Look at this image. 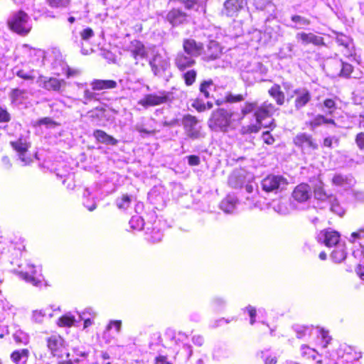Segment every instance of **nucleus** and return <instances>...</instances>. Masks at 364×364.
<instances>
[{
  "instance_id": "38",
  "label": "nucleus",
  "mask_w": 364,
  "mask_h": 364,
  "mask_svg": "<svg viewBox=\"0 0 364 364\" xmlns=\"http://www.w3.org/2000/svg\"><path fill=\"white\" fill-rule=\"evenodd\" d=\"M247 96V93H245V95L242 94H238V95H233L231 92H228L225 97V102L228 103H235L243 101Z\"/></svg>"
},
{
  "instance_id": "30",
  "label": "nucleus",
  "mask_w": 364,
  "mask_h": 364,
  "mask_svg": "<svg viewBox=\"0 0 364 364\" xmlns=\"http://www.w3.org/2000/svg\"><path fill=\"white\" fill-rule=\"evenodd\" d=\"M294 55V46L291 43H287L279 49L278 56L279 58H291Z\"/></svg>"
},
{
  "instance_id": "46",
  "label": "nucleus",
  "mask_w": 364,
  "mask_h": 364,
  "mask_svg": "<svg viewBox=\"0 0 364 364\" xmlns=\"http://www.w3.org/2000/svg\"><path fill=\"white\" fill-rule=\"evenodd\" d=\"M347 181L348 178L341 174H336L332 179L333 183L336 186H343Z\"/></svg>"
},
{
  "instance_id": "64",
  "label": "nucleus",
  "mask_w": 364,
  "mask_h": 364,
  "mask_svg": "<svg viewBox=\"0 0 364 364\" xmlns=\"http://www.w3.org/2000/svg\"><path fill=\"white\" fill-rule=\"evenodd\" d=\"M193 107H195L198 112H203L206 109L205 104L201 103L198 101L195 102L193 104Z\"/></svg>"
},
{
  "instance_id": "22",
  "label": "nucleus",
  "mask_w": 364,
  "mask_h": 364,
  "mask_svg": "<svg viewBox=\"0 0 364 364\" xmlns=\"http://www.w3.org/2000/svg\"><path fill=\"white\" fill-rule=\"evenodd\" d=\"M245 182V177L242 169L233 171L228 178L229 186L234 188L242 187Z\"/></svg>"
},
{
  "instance_id": "25",
  "label": "nucleus",
  "mask_w": 364,
  "mask_h": 364,
  "mask_svg": "<svg viewBox=\"0 0 364 364\" xmlns=\"http://www.w3.org/2000/svg\"><path fill=\"white\" fill-rule=\"evenodd\" d=\"M92 90H102L115 88L117 83L112 80H94L90 83Z\"/></svg>"
},
{
  "instance_id": "63",
  "label": "nucleus",
  "mask_w": 364,
  "mask_h": 364,
  "mask_svg": "<svg viewBox=\"0 0 364 364\" xmlns=\"http://www.w3.org/2000/svg\"><path fill=\"white\" fill-rule=\"evenodd\" d=\"M17 76H18L19 77L21 78H23L24 80H33L34 79V77L33 75H31L29 74H27L26 73H25L24 70H18L16 73Z\"/></svg>"
},
{
  "instance_id": "48",
  "label": "nucleus",
  "mask_w": 364,
  "mask_h": 364,
  "mask_svg": "<svg viewBox=\"0 0 364 364\" xmlns=\"http://www.w3.org/2000/svg\"><path fill=\"white\" fill-rule=\"evenodd\" d=\"M213 82L211 80L209 81H204L200 84V91L201 93L204 95V96L208 98L209 97V92H208V88L212 85Z\"/></svg>"
},
{
  "instance_id": "55",
  "label": "nucleus",
  "mask_w": 364,
  "mask_h": 364,
  "mask_svg": "<svg viewBox=\"0 0 364 364\" xmlns=\"http://www.w3.org/2000/svg\"><path fill=\"white\" fill-rule=\"evenodd\" d=\"M331 210L332 212L339 215L340 216H342L344 213V211L341 209L339 204L337 203L336 200L332 203Z\"/></svg>"
},
{
  "instance_id": "7",
  "label": "nucleus",
  "mask_w": 364,
  "mask_h": 364,
  "mask_svg": "<svg viewBox=\"0 0 364 364\" xmlns=\"http://www.w3.org/2000/svg\"><path fill=\"white\" fill-rule=\"evenodd\" d=\"M168 100L169 95L168 92L159 91L156 93L144 95V97L138 102V104L143 106L144 108H148L149 107L157 106L166 103Z\"/></svg>"
},
{
  "instance_id": "19",
  "label": "nucleus",
  "mask_w": 364,
  "mask_h": 364,
  "mask_svg": "<svg viewBox=\"0 0 364 364\" xmlns=\"http://www.w3.org/2000/svg\"><path fill=\"white\" fill-rule=\"evenodd\" d=\"M11 145L18 152L19 159L23 162L24 165L31 161L30 158L25 157V154L30 146L26 139L19 138L16 141H11Z\"/></svg>"
},
{
  "instance_id": "44",
  "label": "nucleus",
  "mask_w": 364,
  "mask_h": 364,
  "mask_svg": "<svg viewBox=\"0 0 364 364\" xmlns=\"http://www.w3.org/2000/svg\"><path fill=\"white\" fill-rule=\"evenodd\" d=\"M26 91L24 90L20 89H14L11 90L10 94V97L12 102H16L20 98L23 97V95L26 94Z\"/></svg>"
},
{
  "instance_id": "9",
  "label": "nucleus",
  "mask_w": 364,
  "mask_h": 364,
  "mask_svg": "<svg viewBox=\"0 0 364 364\" xmlns=\"http://www.w3.org/2000/svg\"><path fill=\"white\" fill-rule=\"evenodd\" d=\"M294 143L304 151L308 152L318 149V145L312 136L306 133H299L294 138Z\"/></svg>"
},
{
  "instance_id": "17",
  "label": "nucleus",
  "mask_w": 364,
  "mask_h": 364,
  "mask_svg": "<svg viewBox=\"0 0 364 364\" xmlns=\"http://www.w3.org/2000/svg\"><path fill=\"white\" fill-rule=\"evenodd\" d=\"M127 50L130 53L132 57L136 60V64L138 63L139 59H143L146 57L147 52L144 45L139 41L134 40L131 41L127 46Z\"/></svg>"
},
{
  "instance_id": "57",
  "label": "nucleus",
  "mask_w": 364,
  "mask_h": 364,
  "mask_svg": "<svg viewBox=\"0 0 364 364\" xmlns=\"http://www.w3.org/2000/svg\"><path fill=\"white\" fill-rule=\"evenodd\" d=\"M262 139L264 143L267 144H272L274 142V137L269 134V132H265L262 134Z\"/></svg>"
},
{
  "instance_id": "43",
  "label": "nucleus",
  "mask_w": 364,
  "mask_h": 364,
  "mask_svg": "<svg viewBox=\"0 0 364 364\" xmlns=\"http://www.w3.org/2000/svg\"><path fill=\"white\" fill-rule=\"evenodd\" d=\"M325 123V117L321 114L316 115L310 122L309 126L314 129Z\"/></svg>"
},
{
  "instance_id": "47",
  "label": "nucleus",
  "mask_w": 364,
  "mask_h": 364,
  "mask_svg": "<svg viewBox=\"0 0 364 364\" xmlns=\"http://www.w3.org/2000/svg\"><path fill=\"white\" fill-rule=\"evenodd\" d=\"M341 65L342 68L341 70V75L348 77L353 71V66L350 64L344 63L343 61H341Z\"/></svg>"
},
{
  "instance_id": "5",
  "label": "nucleus",
  "mask_w": 364,
  "mask_h": 364,
  "mask_svg": "<svg viewBox=\"0 0 364 364\" xmlns=\"http://www.w3.org/2000/svg\"><path fill=\"white\" fill-rule=\"evenodd\" d=\"M182 124L185 132L191 139H198L204 136L201 132V127L198 125V120L194 116L186 114L183 117Z\"/></svg>"
},
{
  "instance_id": "49",
  "label": "nucleus",
  "mask_w": 364,
  "mask_h": 364,
  "mask_svg": "<svg viewBox=\"0 0 364 364\" xmlns=\"http://www.w3.org/2000/svg\"><path fill=\"white\" fill-rule=\"evenodd\" d=\"M162 237H163V234L159 230H153L149 240L153 243H156V242H160L161 240Z\"/></svg>"
},
{
  "instance_id": "15",
  "label": "nucleus",
  "mask_w": 364,
  "mask_h": 364,
  "mask_svg": "<svg viewBox=\"0 0 364 364\" xmlns=\"http://www.w3.org/2000/svg\"><path fill=\"white\" fill-rule=\"evenodd\" d=\"M245 4V0H226L224 3L223 12L227 16H237Z\"/></svg>"
},
{
  "instance_id": "53",
  "label": "nucleus",
  "mask_w": 364,
  "mask_h": 364,
  "mask_svg": "<svg viewBox=\"0 0 364 364\" xmlns=\"http://www.w3.org/2000/svg\"><path fill=\"white\" fill-rule=\"evenodd\" d=\"M324 106L329 109V111L327 112V114L331 115L333 112V109L336 108V103L335 102L331 99H326L323 102Z\"/></svg>"
},
{
  "instance_id": "59",
  "label": "nucleus",
  "mask_w": 364,
  "mask_h": 364,
  "mask_svg": "<svg viewBox=\"0 0 364 364\" xmlns=\"http://www.w3.org/2000/svg\"><path fill=\"white\" fill-rule=\"evenodd\" d=\"M200 158L196 155L188 156V162L190 166H198L200 164Z\"/></svg>"
},
{
  "instance_id": "40",
  "label": "nucleus",
  "mask_w": 364,
  "mask_h": 364,
  "mask_svg": "<svg viewBox=\"0 0 364 364\" xmlns=\"http://www.w3.org/2000/svg\"><path fill=\"white\" fill-rule=\"evenodd\" d=\"M97 94L92 92V90L89 89H85L84 90V95H83V100L82 103L85 105H87L90 103L92 101H96L97 100Z\"/></svg>"
},
{
  "instance_id": "18",
  "label": "nucleus",
  "mask_w": 364,
  "mask_h": 364,
  "mask_svg": "<svg viewBox=\"0 0 364 364\" xmlns=\"http://www.w3.org/2000/svg\"><path fill=\"white\" fill-rule=\"evenodd\" d=\"M222 55V48L219 43L215 41H209L206 49L203 53V60L210 61L220 58Z\"/></svg>"
},
{
  "instance_id": "42",
  "label": "nucleus",
  "mask_w": 364,
  "mask_h": 364,
  "mask_svg": "<svg viewBox=\"0 0 364 364\" xmlns=\"http://www.w3.org/2000/svg\"><path fill=\"white\" fill-rule=\"evenodd\" d=\"M131 228L135 230H141L144 226V220L138 215L133 216L129 220Z\"/></svg>"
},
{
  "instance_id": "20",
  "label": "nucleus",
  "mask_w": 364,
  "mask_h": 364,
  "mask_svg": "<svg viewBox=\"0 0 364 364\" xmlns=\"http://www.w3.org/2000/svg\"><path fill=\"white\" fill-rule=\"evenodd\" d=\"M294 94L296 96L294 107L296 110H299L305 107L311 99L310 92L306 88L296 89L294 90Z\"/></svg>"
},
{
  "instance_id": "2",
  "label": "nucleus",
  "mask_w": 364,
  "mask_h": 364,
  "mask_svg": "<svg viewBox=\"0 0 364 364\" xmlns=\"http://www.w3.org/2000/svg\"><path fill=\"white\" fill-rule=\"evenodd\" d=\"M7 23L11 30L21 36L27 35L32 28L30 17L23 11L13 13Z\"/></svg>"
},
{
  "instance_id": "14",
  "label": "nucleus",
  "mask_w": 364,
  "mask_h": 364,
  "mask_svg": "<svg viewBox=\"0 0 364 364\" xmlns=\"http://www.w3.org/2000/svg\"><path fill=\"white\" fill-rule=\"evenodd\" d=\"M277 110V108H276L274 104L269 102H263L261 106L257 107L255 112L257 124H261L262 120L271 117Z\"/></svg>"
},
{
  "instance_id": "6",
  "label": "nucleus",
  "mask_w": 364,
  "mask_h": 364,
  "mask_svg": "<svg viewBox=\"0 0 364 364\" xmlns=\"http://www.w3.org/2000/svg\"><path fill=\"white\" fill-rule=\"evenodd\" d=\"M47 346L51 354L58 358H63L64 355L66 358L70 357L69 353L66 352L64 341L59 335H53L47 338Z\"/></svg>"
},
{
  "instance_id": "41",
  "label": "nucleus",
  "mask_w": 364,
  "mask_h": 364,
  "mask_svg": "<svg viewBox=\"0 0 364 364\" xmlns=\"http://www.w3.org/2000/svg\"><path fill=\"white\" fill-rule=\"evenodd\" d=\"M131 199L127 195H124L116 200L117 206L121 210H127L129 207Z\"/></svg>"
},
{
  "instance_id": "3",
  "label": "nucleus",
  "mask_w": 364,
  "mask_h": 364,
  "mask_svg": "<svg viewBox=\"0 0 364 364\" xmlns=\"http://www.w3.org/2000/svg\"><path fill=\"white\" fill-rule=\"evenodd\" d=\"M232 112L220 108L213 112L208 120V127L215 132H226L231 124Z\"/></svg>"
},
{
  "instance_id": "27",
  "label": "nucleus",
  "mask_w": 364,
  "mask_h": 364,
  "mask_svg": "<svg viewBox=\"0 0 364 364\" xmlns=\"http://www.w3.org/2000/svg\"><path fill=\"white\" fill-rule=\"evenodd\" d=\"M93 136L97 141L107 145H116L118 142L116 139L102 130H95L93 133Z\"/></svg>"
},
{
  "instance_id": "56",
  "label": "nucleus",
  "mask_w": 364,
  "mask_h": 364,
  "mask_svg": "<svg viewBox=\"0 0 364 364\" xmlns=\"http://www.w3.org/2000/svg\"><path fill=\"white\" fill-rule=\"evenodd\" d=\"M162 124L164 127H173L177 125H179V120L178 119H172L171 120H167L166 118L164 119V122H162Z\"/></svg>"
},
{
  "instance_id": "39",
  "label": "nucleus",
  "mask_w": 364,
  "mask_h": 364,
  "mask_svg": "<svg viewBox=\"0 0 364 364\" xmlns=\"http://www.w3.org/2000/svg\"><path fill=\"white\" fill-rule=\"evenodd\" d=\"M197 73L195 70L191 69L183 75L186 85L190 86L193 84L196 80Z\"/></svg>"
},
{
  "instance_id": "31",
  "label": "nucleus",
  "mask_w": 364,
  "mask_h": 364,
  "mask_svg": "<svg viewBox=\"0 0 364 364\" xmlns=\"http://www.w3.org/2000/svg\"><path fill=\"white\" fill-rule=\"evenodd\" d=\"M291 20L294 23V25L291 26V27L296 29L304 28V27L309 26L311 23L309 19L299 15L291 16Z\"/></svg>"
},
{
  "instance_id": "62",
  "label": "nucleus",
  "mask_w": 364,
  "mask_h": 364,
  "mask_svg": "<svg viewBox=\"0 0 364 364\" xmlns=\"http://www.w3.org/2000/svg\"><path fill=\"white\" fill-rule=\"evenodd\" d=\"M193 343L198 346H201L203 344L204 339L202 336L195 335L192 338Z\"/></svg>"
},
{
  "instance_id": "13",
  "label": "nucleus",
  "mask_w": 364,
  "mask_h": 364,
  "mask_svg": "<svg viewBox=\"0 0 364 364\" xmlns=\"http://www.w3.org/2000/svg\"><path fill=\"white\" fill-rule=\"evenodd\" d=\"M196 63L194 57L186 54L182 51H179L174 59V64L176 67L182 72L188 68H191Z\"/></svg>"
},
{
  "instance_id": "50",
  "label": "nucleus",
  "mask_w": 364,
  "mask_h": 364,
  "mask_svg": "<svg viewBox=\"0 0 364 364\" xmlns=\"http://www.w3.org/2000/svg\"><path fill=\"white\" fill-rule=\"evenodd\" d=\"M316 350L313 348H309L307 346H301V354L304 356L309 355L310 357H312L314 359L316 357Z\"/></svg>"
},
{
  "instance_id": "36",
  "label": "nucleus",
  "mask_w": 364,
  "mask_h": 364,
  "mask_svg": "<svg viewBox=\"0 0 364 364\" xmlns=\"http://www.w3.org/2000/svg\"><path fill=\"white\" fill-rule=\"evenodd\" d=\"M46 2L54 9H65L70 4V0H46Z\"/></svg>"
},
{
  "instance_id": "26",
  "label": "nucleus",
  "mask_w": 364,
  "mask_h": 364,
  "mask_svg": "<svg viewBox=\"0 0 364 364\" xmlns=\"http://www.w3.org/2000/svg\"><path fill=\"white\" fill-rule=\"evenodd\" d=\"M269 95L276 101V103L282 106L285 102L284 93L282 91L281 87L278 84H274L269 90Z\"/></svg>"
},
{
  "instance_id": "10",
  "label": "nucleus",
  "mask_w": 364,
  "mask_h": 364,
  "mask_svg": "<svg viewBox=\"0 0 364 364\" xmlns=\"http://www.w3.org/2000/svg\"><path fill=\"white\" fill-rule=\"evenodd\" d=\"M36 83L39 87L44 88L48 91L59 92L62 86H65L64 80H59L55 77H47L40 75L36 80Z\"/></svg>"
},
{
  "instance_id": "8",
  "label": "nucleus",
  "mask_w": 364,
  "mask_h": 364,
  "mask_svg": "<svg viewBox=\"0 0 364 364\" xmlns=\"http://www.w3.org/2000/svg\"><path fill=\"white\" fill-rule=\"evenodd\" d=\"M149 65L154 75H161L170 67L168 58L156 52L149 60Z\"/></svg>"
},
{
  "instance_id": "4",
  "label": "nucleus",
  "mask_w": 364,
  "mask_h": 364,
  "mask_svg": "<svg viewBox=\"0 0 364 364\" xmlns=\"http://www.w3.org/2000/svg\"><path fill=\"white\" fill-rule=\"evenodd\" d=\"M288 181L281 175H268L261 181L263 191L267 193H277L287 188Z\"/></svg>"
},
{
  "instance_id": "60",
  "label": "nucleus",
  "mask_w": 364,
  "mask_h": 364,
  "mask_svg": "<svg viewBox=\"0 0 364 364\" xmlns=\"http://www.w3.org/2000/svg\"><path fill=\"white\" fill-rule=\"evenodd\" d=\"M122 321H112L107 326V330L110 329L112 326H114L117 333L121 330Z\"/></svg>"
},
{
  "instance_id": "51",
  "label": "nucleus",
  "mask_w": 364,
  "mask_h": 364,
  "mask_svg": "<svg viewBox=\"0 0 364 364\" xmlns=\"http://www.w3.org/2000/svg\"><path fill=\"white\" fill-rule=\"evenodd\" d=\"M46 315L43 310H36L33 312V318L36 322L41 323L43 321V318Z\"/></svg>"
},
{
  "instance_id": "28",
  "label": "nucleus",
  "mask_w": 364,
  "mask_h": 364,
  "mask_svg": "<svg viewBox=\"0 0 364 364\" xmlns=\"http://www.w3.org/2000/svg\"><path fill=\"white\" fill-rule=\"evenodd\" d=\"M336 41L339 46H343L346 50V55H352L353 46L350 37L343 33H338L336 37Z\"/></svg>"
},
{
  "instance_id": "24",
  "label": "nucleus",
  "mask_w": 364,
  "mask_h": 364,
  "mask_svg": "<svg viewBox=\"0 0 364 364\" xmlns=\"http://www.w3.org/2000/svg\"><path fill=\"white\" fill-rule=\"evenodd\" d=\"M28 268L30 269V271L18 272V274L19 277L26 282L31 283L33 286H38V284L41 283V279L35 276L36 271L34 269V266L28 265Z\"/></svg>"
},
{
  "instance_id": "1",
  "label": "nucleus",
  "mask_w": 364,
  "mask_h": 364,
  "mask_svg": "<svg viewBox=\"0 0 364 364\" xmlns=\"http://www.w3.org/2000/svg\"><path fill=\"white\" fill-rule=\"evenodd\" d=\"M168 4L175 7L168 12L166 20L173 26H178L188 21V15L178 6L183 5L186 9H192L195 8L197 2L196 0H169Z\"/></svg>"
},
{
  "instance_id": "35",
  "label": "nucleus",
  "mask_w": 364,
  "mask_h": 364,
  "mask_svg": "<svg viewBox=\"0 0 364 364\" xmlns=\"http://www.w3.org/2000/svg\"><path fill=\"white\" fill-rule=\"evenodd\" d=\"M80 41L75 40V42L77 46L82 47V41L87 42L91 38L94 36V31L90 28H86L80 33Z\"/></svg>"
},
{
  "instance_id": "12",
  "label": "nucleus",
  "mask_w": 364,
  "mask_h": 364,
  "mask_svg": "<svg viewBox=\"0 0 364 364\" xmlns=\"http://www.w3.org/2000/svg\"><path fill=\"white\" fill-rule=\"evenodd\" d=\"M312 195V190L309 185L307 183H300L296 186L293 192L292 198L298 203H304L308 201Z\"/></svg>"
},
{
  "instance_id": "16",
  "label": "nucleus",
  "mask_w": 364,
  "mask_h": 364,
  "mask_svg": "<svg viewBox=\"0 0 364 364\" xmlns=\"http://www.w3.org/2000/svg\"><path fill=\"white\" fill-rule=\"evenodd\" d=\"M183 53L196 58L201 55L203 47L201 43H198L194 39L186 38L183 41Z\"/></svg>"
},
{
  "instance_id": "58",
  "label": "nucleus",
  "mask_w": 364,
  "mask_h": 364,
  "mask_svg": "<svg viewBox=\"0 0 364 364\" xmlns=\"http://www.w3.org/2000/svg\"><path fill=\"white\" fill-rule=\"evenodd\" d=\"M80 73V70L77 69H73L69 68L68 66H67L65 68V75L67 77H75L77 76Z\"/></svg>"
},
{
  "instance_id": "34",
  "label": "nucleus",
  "mask_w": 364,
  "mask_h": 364,
  "mask_svg": "<svg viewBox=\"0 0 364 364\" xmlns=\"http://www.w3.org/2000/svg\"><path fill=\"white\" fill-rule=\"evenodd\" d=\"M257 356L263 360L264 364H277V356L269 353L268 350H261L258 352Z\"/></svg>"
},
{
  "instance_id": "52",
  "label": "nucleus",
  "mask_w": 364,
  "mask_h": 364,
  "mask_svg": "<svg viewBox=\"0 0 364 364\" xmlns=\"http://www.w3.org/2000/svg\"><path fill=\"white\" fill-rule=\"evenodd\" d=\"M355 141L358 147L363 150L364 149V132L358 133L355 136Z\"/></svg>"
},
{
  "instance_id": "32",
  "label": "nucleus",
  "mask_w": 364,
  "mask_h": 364,
  "mask_svg": "<svg viewBox=\"0 0 364 364\" xmlns=\"http://www.w3.org/2000/svg\"><path fill=\"white\" fill-rule=\"evenodd\" d=\"M314 196L317 200H325L331 197L323 189V183L318 181L314 186Z\"/></svg>"
},
{
  "instance_id": "21",
  "label": "nucleus",
  "mask_w": 364,
  "mask_h": 364,
  "mask_svg": "<svg viewBox=\"0 0 364 364\" xmlns=\"http://www.w3.org/2000/svg\"><path fill=\"white\" fill-rule=\"evenodd\" d=\"M297 41H300L303 44L312 43L315 46L323 45V38L321 36H316L312 33H297L296 35Z\"/></svg>"
},
{
  "instance_id": "29",
  "label": "nucleus",
  "mask_w": 364,
  "mask_h": 364,
  "mask_svg": "<svg viewBox=\"0 0 364 364\" xmlns=\"http://www.w3.org/2000/svg\"><path fill=\"white\" fill-rule=\"evenodd\" d=\"M237 203V199L233 196H228L225 198H224L220 204V208L226 213H232L235 208Z\"/></svg>"
},
{
  "instance_id": "45",
  "label": "nucleus",
  "mask_w": 364,
  "mask_h": 364,
  "mask_svg": "<svg viewBox=\"0 0 364 364\" xmlns=\"http://www.w3.org/2000/svg\"><path fill=\"white\" fill-rule=\"evenodd\" d=\"M257 109V102H246L242 109V113L243 115H246L254 110Z\"/></svg>"
},
{
  "instance_id": "23",
  "label": "nucleus",
  "mask_w": 364,
  "mask_h": 364,
  "mask_svg": "<svg viewBox=\"0 0 364 364\" xmlns=\"http://www.w3.org/2000/svg\"><path fill=\"white\" fill-rule=\"evenodd\" d=\"M30 352L26 348L16 350L11 354V360L15 364H26Z\"/></svg>"
},
{
  "instance_id": "11",
  "label": "nucleus",
  "mask_w": 364,
  "mask_h": 364,
  "mask_svg": "<svg viewBox=\"0 0 364 364\" xmlns=\"http://www.w3.org/2000/svg\"><path fill=\"white\" fill-rule=\"evenodd\" d=\"M318 240L328 247L337 246L340 245V234L331 229L324 230L320 232Z\"/></svg>"
},
{
  "instance_id": "37",
  "label": "nucleus",
  "mask_w": 364,
  "mask_h": 364,
  "mask_svg": "<svg viewBox=\"0 0 364 364\" xmlns=\"http://www.w3.org/2000/svg\"><path fill=\"white\" fill-rule=\"evenodd\" d=\"M75 321V317L72 316L70 314H67L59 318L58 324L60 326L70 327L74 325Z\"/></svg>"
},
{
  "instance_id": "54",
  "label": "nucleus",
  "mask_w": 364,
  "mask_h": 364,
  "mask_svg": "<svg viewBox=\"0 0 364 364\" xmlns=\"http://www.w3.org/2000/svg\"><path fill=\"white\" fill-rule=\"evenodd\" d=\"M246 310L248 311L249 316L250 317V324L253 325L255 322V316H256V309L255 307L252 306H248L246 307Z\"/></svg>"
},
{
  "instance_id": "33",
  "label": "nucleus",
  "mask_w": 364,
  "mask_h": 364,
  "mask_svg": "<svg viewBox=\"0 0 364 364\" xmlns=\"http://www.w3.org/2000/svg\"><path fill=\"white\" fill-rule=\"evenodd\" d=\"M346 257V252L343 246L338 245L331 253V257L336 262H342Z\"/></svg>"
},
{
  "instance_id": "61",
  "label": "nucleus",
  "mask_w": 364,
  "mask_h": 364,
  "mask_svg": "<svg viewBox=\"0 0 364 364\" xmlns=\"http://www.w3.org/2000/svg\"><path fill=\"white\" fill-rule=\"evenodd\" d=\"M9 119V114L6 110L0 108V122H8Z\"/></svg>"
}]
</instances>
